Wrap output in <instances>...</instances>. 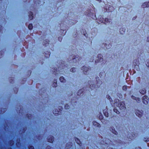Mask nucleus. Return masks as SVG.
<instances>
[{"label": "nucleus", "instance_id": "nucleus-4", "mask_svg": "<svg viewBox=\"0 0 149 149\" xmlns=\"http://www.w3.org/2000/svg\"><path fill=\"white\" fill-rule=\"evenodd\" d=\"M47 140L49 142L52 143L54 140V138L52 136H49L48 137Z\"/></svg>", "mask_w": 149, "mask_h": 149}, {"label": "nucleus", "instance_id": "nucleus-3", "mask_svg": "<svg viewBox=\"0 0 149 149\" xmlns=\"http://www.w3.org/2000/svg\"><path fill=\"white\" fill-rule=\"evenodd\" d=\"M118 105L120 109H123L125 108L124 103L123 102H120Z\"/></svg>", "mask_w": 149, "mask_h": 149}, {"label": "nucleus", "instance_id": "nucleus-6", "mask_svg": "<svg viewBox=\"0 0 149 149\" xmlns=\"http://www.w3.org/2000/svg\"><path fill=\"white\" fill-rule=\"evenodd\" d=\"M102 56L101 54H99L97 56V58L98 60H99V61L102 62L103 61V58H102Z\"/></svg>", "mask_w": 149, "mask_h": 149}, {"label": "nucleus", "instance_id": "nucleus-17", "mask_svg": "<svg viewBox=\"0 0 149 149\" xmlns=\"http://www.w3.org/2000/svg\"><path fill=\"white\" fill-rule=\"evenodd\" d=\"M70 71L71 72H73V69H71L70 70Z\"/></svg>", "mask_w": 149, "mask_h": 149}, {"label": "nucleus", "instance_id": "nucleus-16", "mask_svg": "<svg viewBox=\"0 0 149 149\" xmlns=\"http://www.w3.org/2000/svg\"><path fill=\"white\" fill-rule=\"evenodd\" d=\"M29 149H33V147L32 146H31L29 148Z\"/></svg>", "mask_w": 149, "mask_h": 149}, {"label": "nucleus", "instance_id": "nucleus-5", "mask_svg": "<svg viewBox=\"0 0 149 149\" xmlns=\"http://www.w3.org/2000/svg\"><path fill=\"white\" fill-rule=\"evenodd\" d=\"M149 7V2H145L143 3L142 5V7L143 8L148 7Z\"/></svg>", "mask_w": 149, "mask_h": 149}, {"label": "nucleus", "instance_id": "nucleus-2", "mask_svg": "<svg viewBox=\"0 0 149 149\" xmlns=\"http://www.w3.org/2000/svg\"><path fill=\"white\" fill-rule=\"evenodd\" d=\"M143 113V111L139 110H137L136 112V114L139 117H141L142 116Z\"/></svg>", "mask_w": 149, "mask_h": 149}, {"label": "nucleus", "instance_id": "nucleus-9", "mask_svg": "<svg viewBox=\"0 0 149 149\" xmlns=\"http://www.w3.org/2000/svg\"><path fill=\"white\" fill-rule=\"evenodd\" d=\"M60 80L61 82H63L65 79L63 77H60Z\"/></svg>", "mask_w": 149, "mask_h": 149}, {"label": "nucleus", "instance_id": "nucleus-15", "mask_svg": "<svg viewBox=\"0 0 149 149\" xmlns=\"http://www.w3.org/2000/svg\"><path fill=\"white\" fill-rule=\"evenodd\" d=\"M87 67H85L84 71L86 72L87 71Z\"/></svg>", "mask_w": 149, "mask_h": 149}, {"label": "nucleus", "instance_id": "nucleus-13", "mask_svg": "<svg viewBox=\"0 0 149 149\" xmlns=\"http://www.w3.org/2000/svg\"><path fill=\"white\" fill-rule=\"evenodd\" d=\"M123 90H126L127 89V87L126 86H124L123 87Z\"/></svg>", "mask_w": 149, "mask_h": 149}, {"label": "nucleus", "instance_id": "nucleus-7", "mask_svg": "<svg viewBox=\"0 0 149 149\" xmlns=\"http://www.w3.org/2000/svg\"><path fill=\"white\" fill-rule=\"evenodd\" d=\"M93 125L95 126L96 127H99L100 125L98 123H97L95 121H93Z\"/></svg>", "mask_w": 149, "mask_h": 149}, {"label": "nucleus", "instance_id": "nucleus-14", "mask_svg": "<svg viewBox=\"0 0 149 149\" xmlns=\"http://www.w3.org/2000/svg\"><path fill=\"white\" fill-rule=\"evenodd\" d=\"M113 111H114V112L116 113H118V111H117V109H113Z\"/></svg>", "mask_w": 149, "mask_h": 149}, {"label": "nucleus", "instance_id": "nucleus-10", "mask_svg": "<svg viewBox=\"0 0 149 149\" xmlns=\"http://www.w3.org/2000/svg\"><path fill=\"white\" fill-rule=\"evenodd\" d=\"M28 28L30 30L32 29L33 28L32 25L31 24H29L28 26Z\"/></svg>", "mask_w": 149, "mask_h": 149}, {"label": "nucleus", "instance_id": "nucleus-18", "mask_svg": "<svg viewBox=\"0 0 149 149\" xmlns=\"http://www.w3.org/2000/svg\"><path fill=\"white\" fill-rule=\"evenodd\" d=\"M148 67H149V65H148Z\"/></svg>", "mask_w": 149, "mask_h": 149}, {"label": "nucleus", "instance_id": "nucleus-1", "mask_svg": "<svg viewBox=\"0 0 149 149\" xmlns=\"http://www.w3.org/2000/svg\"><path fill=\"white\" fill-rule=\"evenodd\" d=\"M148 97L146 96H144L143 97L142 99V102L143 103L146 104H147L148 103Z\"/></svg>", "mask_w": 149, "mask_h": 149}, {"label": "nucleus", "instance_id": "nucleus-8", "mask_svg": "<svg viewBox=\"0 0 149 149\" xmlns=\"http://www.w3.org/2000/svg\"><path fill=\"white\" fill-rule=\"evenodd\" d=\"M146 91L145 89H142L141 91H139L140 93L142 94H144L146 93Z\"/></svg>", "mask_w": 149, "mask_h": 149}, {"label": "nucleus", "instance_id": "nucleus-12", "mask_svg": "<svg viewBox=\"0 0 149 149\" xmlns=\"http://www.w3.org/2000/svg\"><path fill=\"white\" fill-rule=\"evenodd\" d=\"M30 15H31L30 16V15H29V17H30V19H32L33 18V16L32 15V13L30 14Z\"/></svg>", "mask_w": 149, "mask_h": 149}, {"label": "nucleus", "instance_id": "nucleus-11", "mask_svg": "<svg viewBox=\"0 0 149 149\" xmlns=\"http://www.w3.org/2000/svg\"><path fill=\"white\" fill-rule=\"evenodd\" d=\"M65 109H68L69 108V105L68 104H66L65 105Z\"/></svg>", "mask_w": 149, "mask_h": 149}]
</instances>
